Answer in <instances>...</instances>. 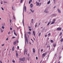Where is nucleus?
Segmentation results:
<instances>
[{"mask_svg": "<svg viewBox=\"0 0 63 63\" xmlns=\"http://www.w3.org/2000/svg\"><path fill=\"white\" fill-rule=\"evenodd\" d=\"M47 54V52H45V53H44L42 54V57L44 58L46 55Z\"/></svg>", "mask_w": 63, "mask_h": 63, "instance_id": "obj_1", "label": "nucleus"}, {"mask_svg": "<svg viewBox=\"0 0 63 63\" xmlns=\"http://www.w3.org/2000/svg\"><path fill=\"white\" fill-rule=\"evenodd\" d=\"M21 61H24L25 59V58H20L19 59Z\"/></svg>", "mask_w": 63, "mask_h": 63, "instance_id": "obj_2", "label": "nucleus"}, {"mask_svg": "<svg viewBox=\"0 0 63 63\" xmlns=\"http://www.w3.org/2000/svg\"><path fill=\"white\" fill-rule=\"evenodd\" d=\"M26 33H27V35H28V37H29V35H30V34H31V32H27Z\"/></svg>", "mask_w": 63, "mask_h": 63, "instance_id": "obj_3", "label": "nucleus"}, {"mask_svg": "<svg viewBox=\"0 0 63 63\" xmlns=\"http://www.w3.org/2000/svg\"><path fill=\"white\" fill-rule=\"evenodd\" d=\"M16 57H17V56H18V54L17 53L18 52H17V50H16Z\"/></svg>", "mask_w": 63, "mask_h": 63, "instance_id": "obj_4", "label": "nucleus"}, {"mask_svg": "<svg viewBox=\"0 0 63 63\" xmlns=\"http://www.w3.org/2000/svg\"><path fill=\"white\" fill-rule=\"evenodd\" d=\"M57 30H58L59 31H60L61 30V28H58L57 29Z\"/></svg>", "mask_w": 63, "mask_h": 63, "instance_id": "obj_5", "label": "nucleus"}, {"mask_svg": "<svg viewBox=\"0 0 63 63\" xmlns=\"http://www.w3.org/2000/svg\"><path fill=\"white\" fill-rule=\"evenodd\" d=\"M25 52L26 53V54H27V49H25L24 52V55H25Z\"/></svg>", "mask_w": 63, "mask_h": 63, "instance_id": "obj_6", "label": "nucleus"}, {"mask_svg": "<svg viewBox=\"0 0 63 63\" xmlns=\"http://www.w3.org/2000/svg\"><path fill=\"white\" fill-rule=\"evenodd\" d=\"M36 5L37 6H38L39 5V2H37V1L36 2Z\"/></svg>", "mask_w": 63, "mask_h": 63, "instance_id": "obj_7", "label": "nucleus"}, {"mask_svg": "<svg viewBox=\"0 0 63 63\" xmlns=\"http://www.w3.org/2000/svg\"><path fill=\"white\" fill-rule=\"evenodd\" d=\"M16 41H15L14 42L13 45H16Z\"/></svg>", "mask_w": 63, "mask_h": 63, "instance_id": "obj_8", "label": "nucleus"}, {"mask_svg": "<svg viewBox=\"0 0 63 63\" xmlns=\"http://www.w3.org/2000/svg\"><path fill=\"white\" fill-rule=\"evenodd\" d=\"M32 51L33 52H35V48H33L32 49Z\"/></svg>", "mask_w": 63, "mask_h": 63, "instance_id": "obj_9", "label": "nucleus"}, {"mask_svg": "<svg viewBox=\"0 0 63 63\" xmlns=\"http://www.w3.org/2000/svg\"><path fill=\"white\" fill-rule=\"evenodd\" d=\"M58 11L59 13H61V11H60V10L58 9Z\"/></svg>", "mask_w": 63, "mask_h": 63, "instance_id": "obj_10", "label": "nucleus"}, {"mask_svg": "<svg viewBox=\"0 0 63 63\" xmlns=\"http://www.w3.org/2000/svg\"><path fill=\"white\" fill-rule=\"evenodd\" d=\"M51 23V21H50L47 24V25L48 26V25H49V24H50V23Z\"/></svg>", "mask_w": 63, "mask_h": 63, "instance_id": "obj_11", "label": "nucleus"}, {"mask_svg": "<svg viewBox=\"0 0 63 63\" xmlns=\"http://www.w3.org/2000/svg\"><path fill=\"white\" fill-rule=\"evenodd\" d=\"M14 34L16 36H17V34L16 33V32H14Z\"/></svg>", "mask_w": 63, "mask_h": 63, "instance_id": "obj_12", "label": "nucleus"}, {"mask_svg": "<svg viewBox=\"0 0 63 63\" xmlns=\"http://www.w3.org/2000/svg\"><path fill=\"white\" fill-rule=\"evenodd\" d=\"M33 35H34V36H35V32L34 31H33Z\"/></svg>", "mask_w": 63, "mask_h": 63, "instance_id": "obj_13", "label": "nucleus"}, {"mask_svg": "<svg viewBox=\"0 0 63 63\" xmlns=\"http://www.w3.org/2000/svg\"><path fill=\"white\" fill-rule=\"evenodd\" d=\"M60 41V42H63V38H62V39H61Z\"/></svg>", "mask_w": 63, "mask_h": 63, "instance_id": "obj_14", "label": "nucleus"}, {"mask_svg": "<svg viewBox=\"0 0 63 63\" xmlns=\"http://www.w3.org/2000/svg\"><path fill=\"white\" fill-rule=\"evenodd\" d=\"M30 6L31 8H32V7H33V4H30Z\"/></svg>", "mask_w": 63, "mask_h": 63, "instance_id": "obj_15", "label": "nucleus"}, {"mask_svg": "<svg viewBox=\"0 0 63 63\" xmlns=\"http://www.w3.org/2000/svg\"><path fill=\"white\" fill-rule=\"evenodd\" d=\"M12 9L14 11H15V8L13 7H12Z\"/></svg>", "mask_w": 63, "mask_h": 63, "instance_id": "obj_16", "label": "nucleus"}, {"mask_svg": "<svg viewBox=\"0 0 63 63\" xmlns=\"http://www.w3.org/2000/svg\"><path fill=\"white\" fill-rule=\"evenodd\" d=\"M37 25H38V24L37 23L35 24V27H37Z\"/></svg>", "mask_w": 63, "mask_h": 63, "instance_id": "obj_17", "label": "nucleus"}, {"mask_svg": "<svg viewBox=\"0 0 63 63\" xmlns=\"http://www.w3.org/2000/svg\"><path fill=\"white\" fill-rule=\"evenodd\" d=\"M54 22H55V21H53V22H52L51 23V24H53V23H54Z\"/></svg>", "mask_w": 63, "mask_h": 63, "instance_id": "obj_18", "label": "nucleus"}, {"mask_svg": "<svg viewBox=\"0 0 63 63\" xmlns=\"http://www.w3.org/2000/svg\"><path fill=\"white\" fill-rule=\"evenodd\" d=\"M33 20H34L33 19H32L31 23H33Z\"/></svg>", "mask_w": 63, "mask_h": 63, "instance_id": "obj_19", "label": "nucleus"}, {"mask_svg": "<svg viewBox=\"0 0 63 63\" xmlns=\"http://www.w3.org/2000/svg\"><path fill=\"white\" fill-rule=\"evenodd\" d=\"M14 47H15L14 46H13L12 48V51H14Z\"/></svg>", "mask_w": 63, "mask_h": 63, "instance_id": "obj_20", "label": "nucleus"}, {"mask_svg": "<svg viewBox=\"0 0 63 63\" xmlns=\"http://www.w3.org/2000/svg\"><path fill=\"white\" fill-rule=\"evenodd\" d=\"M30 10L31 11V12H32V13L34 12V10L32 11V10L31 9H30Z\"/></svg>", "mask_w": 63, "mask_h": 63, "instance_id": "obj_21", "label": "nucleus"}, {"mask_svg": "<svg viewBox=\"0 0 63 63\" xmlns=\"http://www.w3.org/2000/svg\"><path fill=\"white\" fill-rule=\"evenodd\" d=\"M51 43H53L54 42V41L52 40H51Z\"/></svg>", "mask_w": 63, "mask_h": 63, "instance_id": "obj_22", "label": "nucleus"}, {"mask_svg": "<svg viewBox=\"0 0 63 63\" xmlns=\"http://www.w3.org/2000/svg\"><path fill=\"white\" fill-rule=\"evenodd\" d=\"M50 1H49L47 3V4H49V3H50Z\"/></svg>", "mask_w": 63, "mask_h": 63, "instance_id": "obj_23", "label": "nucleus"}, {"mask_svg": "<svg viewBox=\"0 0 63 63\" xmlns=\"http://www.w3.org/2000/svg\"><path fill=\"white\" fill-rule=\"evenodd\" d=\"M45 12L46 13H47V12L46 11V10L45 11Z\"/></svg>", "mask_w": 63, "mask_h": 63, "instance_id": "obj_24", "label": "nucleus"}, {"mask_svg": "<svg viewBox=\"0 0 63 63\" xmlns=\"http://www.w3.org/2000/svg\"><path fill=\"white\" fill-rule=\"evenodd\" d=\"M1 32L2 33L3 32V30H2V29L1 30Z\"/></svg>", "mask_w": 63, "mask_h": 63, "instance_id": "obj_25", "label": "nucleus"}, {"mask_svg": "<svg viewBox=\"0 0 63 63\" xmlns=\"http://www.w3.org/2000/svg\"><path fill=\"white\" fill-rule=\"evenodd\" d=\"M54 47H56V44H54L53 45Z\"/></svg>", "mask_w": 63, "mask_h": 63, "instance_id": "obj_26", "label": "nucleus"}, {"mask_svg": "<svg viewBox=\"0 0 63 63\" xmlns=\"http://www.w3.org/2000/svg\"><path fill=\"white\" fill-rule=\"evenodd\" d=\"M12 62H13V63H15V61L14 60H12Z\"/></svg>", "mask_w": 63, "mask_h": 63, "instance_id": "obj_27", "label": "nucleus"}, {"mask_svg": "<svg viewBox=\"0 0 63 63\" xmlns=\"http://www.w3.org/2000/svg\"><path fill=\"white\" fill-rule=\"evenodd\" d=\"M62 34V32L60 33V34L59 35V36H61Z\"/></svg>", "mask_w": 63, "mask_h": 63, "instance_id": "obj_28", "label": "nucleus"}, {"mask_svg": "<svg viewBox=\"0 0 63 63\" xmlns=\"http://www.w3.org/2000/svg\"><path fill=\"white\" fill-rule=\"evenodd\" d=\"M41 33H39V36H41Z\"/></svg>", "mask_w": 63, "mask_h": 63, "instance_id": "obj_29", "label": "nucleus"}, {"mask_svg": "<svg viewBox=\"0 0 63 63\" xmlns=\"http://www.w3.org/2000/svg\"><path fill=\"white\" fill-rule=\"evenodd\" d=\"M22 1H23V0H21L20 3H22Z\"/></svg>", "mask_w": 63, "mask_h": 63, "instance_id": "obj_30", "label": "nucleus"}, {"mask_svg": "<svg viewBox=\"0 0 63 63\" xmlns=\"http://www.w3.org/2000/svg\"><path fill=\"white\" fill-rule=\"evenodd\" d=\"M2 29H4V27L2 26Z\"/></svg>", "mask_w": 63, "mask_h": 63, "instance_id": "obj_31", "label": "nucleus"}, {"mask_svg": "<svg viewBox=\"0 0 63 63\" xmlns=\"http://www.w3.org/2000/svg\"><path fill=\"white\" fill-rule=\"evenodd\" d=\"M24 9L25 10L26 9V7H25L24 8Z\"/></svg>", "mask_w": 63, "mask_h": 63, "instance_id": "obj_32", "label": "nucleus"}, {"mask_svg": "<svg viewBox=\"0 0 63 63\" xmlns=\"http://www.w3.org/2000/svg\"><path fill=\"white\" fill-rule=\"evenodd\" d=\"M19 46H18L17 47V49H19Z\"/></svg>", "mask_w": 63, "mask_h": 63, "instance_id": "obj_33", "label": "nucleus"}, {"mask_svg": "<svg viewBox=\"0 0 63 63\" xmlns=\"http://www.w3.org/2000/svg\"><path fill=\"white\" fill-rule=\"evenodd\" d=\"M13 18H14V19H15L16 18H15V17L14 16H13Z\"/></svg>", "mask_w": 63, "mask_h": 63, "instance_id": "obj_34", "label": "nucleus"}, {"mask_svg": "<svg viewBox=\"0 0 63 63\" xmlns=\"http://www.w3.org/2000/svg\"><path fill=\"white\" fill-rule=\"evenodd\" d=\"M22 23H23V24H24V22H23V20Z\"/></svg>", "mask_w": 63, "mask_h": 63, "instance_id": "obj_35", "label": "nucleus"}, {"mask_svg": "<svg viewBox=\"0 0 63 63\" xmlns=\"http://www.w3.org/2000/svg\"><path fill=\"white\" fill-rule=\"evenodd\" d=\"M48 35L49 36H50V33H49Z\"/></svg>", "mask_w": 63, "mask_h": 63, "instance_id": "obj_36", "label": "nucleus"}, {"mask_svg": "<svg viewBox=\"0 0 63 63\" xmlns=\"http://www.w3.org/2000/svg\"><path fill=\"white\" fill-rule=\"evenodd\" d=\"M29 31H31V30H32V29H29Z\"/></svg>", "mask_w": 63, "mask_h": 63, "instance_id": "obj_37", "label": "nucleus"}, {"mask_svg": "<svg viewBox=\"0 0 63 63\" xmlns=\"http://www.w3.org/2000/svg\"><path fill=\"white\" fill-rule=\"evenodd\" d=\"M25 38H26V35H25Z\"/></svg>", "mask_w": 63, "mask_h": 63, "instance_id": "obj_38", "label": "nucleus"}, {"mask_svg": "<svg viewBox=\"0 0 63 63\" xmlns=\"http://www.w3.org/2000/svg\"><path fill=\"white\" fill-rule=\"evenodd\" d=\"M13 32H16V30H14Z\"/></svg>", "mask_w": 63, "mask_h": 63, "instance_id": "obj_39", "label": "nucleus"}, {"mask_svg": "<svg viewBox=\"0 0 63 63\" xmlns=\"http://www.w3.org/2000/svg\"><path fill=\"white\" fill-rule=\"evenodd\" d=\"M10 23H11V19H10Z\"/></svg>", "mask_w": 63, "mask_h": 63, "instance_id": "obj_40", "label": "nucleus"}, {"mask_svg": "<svg viewBox=\"0 0 63 63\" xmlns=\"http://www.w3.org/2000/svg\"><path fill=\"white\" fill-rule=\"evenodd\" d=\"M36 60H37V59H38V57H36Z\"/></svg>", "mask_w": 63, "mask_h": 63, "instance_id": "obj_41", "label": "nucleus"}, {"mask_svg": "<svg viewBox=\"0 0 63 63\" xmlns=\"http://www.w3.org/2000/svg\"><path fill=\"white\" fill-rule=\"evenodd\" d=\"M30 3H31V1H30H30H29V4H30Z\"/></svg>", "mask_w": 63, "mask_h": 63, "instance_id": "obj_42", "label": "nucleus"}, {"mask_svg": "<svg viewBox=\"0 0 63 63\" xmlns=\"http://www.w3.org/2000/svg\"><path fill=\"white\" fill-rule=\"evenodd\" d=\"M10 30H12V28H10Z\"/></svg>", "mask_w": 63, "mask_h": 63, "instance_id": "obj_43", "label": "nucleus"}, {"mask_svg": "<svg viewBox=\"0 0 63 63\" xmlns=\"http://www.w3.org/2000/svg\"><path fill=\"white\" fill-rule=\"evenodd\" d=\"M41 51H43V49H41Z\"/></svg>", "mask_w": 63, "mask_h": 63, "instance_id": "obj_44", "label": "nucleus"}, {"mask_svg": "<svg viewBox=\"0 0 63 63\" xmlns=\"http://www.w3.org/2000/svg\"><path fill=\"white\" fill-rule=\"evenodd\" d=\"M1 9L2 10H4V9H3V8L2 7H1Z\"/></svg>", "mask_w": 63, "mask_h": 63, "instance_id": "obj_45", "label": "nucleus"}, {"mask_svg": "<svg viewBox=\"0 0 63 63\" xmlns=\"http://www.w3.org/2000/svg\"><path fill=\"white\" fill-rule=\"evenodd\" d=\"M28 28H31V27H30V26H29Z\"/></svg>", "mask_w": 63, "mask_h": 63, "instance_id": "obj_46", "label": "nucleus"}, {"mask_svg": "<svg viewBox=\"0 0 63 63\" xmlns=\"http://www.w3.org/2000/svg\"><path fill=\"white\" fill-rule=\"evenodd\" d=\"M12 38H13V39H14V38H15V37H12Z\"/></svg>", "mask_w": 63, "mask_h": 63, "instance_id": "obj_47", "label": "nucleus"}, {"mask_svg": "<svg viewBox=\"0 0 63 63\" xmlns=\"http://www.w3.org/2000/svg\"><path fill=\"white\" fill-rule=\"evenodd\" d=\"M62 57H59V59H61V58H62Z\"/></svg>", "mask_w": 63, "mask_h": 63, "instance_id": "obj_48", "label": "nucleus"}, {"mask_svg": "<svg viewBox=\"0 0 63 63\" xmlns=\"http://www.w3.org/2000/svg\"><path fill=\"white\" fill-rule=\"evenodd\" d=\"M2 46H4V44H2L1 45Z\"/></svg>", "mask_w": 63, "mask_h": 63, "instance_id": "obj_49", "label": "nucleus"}, {"mask_svg": "<svg viewBox=\"0 0 63 63\" xmlns=\"http://www.w3.org/2000/svg\"><path fill=\"white\" fill-rule=\"evenodd\" d=\"M8 40V38H7L6 39V40H7H7Z\"/></svg>", "mask_w": 63, "mask_h": 63, "instance_id": "obj_50", "label": "nucleus"}, {"mask_svg": "<svg viewBox=\"0 0 63 63\" xmlns=\"http://www.w3.org/2000/svg\"><path fill=\"white\" fill-rule=\"evenodd\" d=\"M0 63H3L1 61H0Z\"/></svg>", "mask_w": 63, "mask_h": 63, "instance_id": "obj_51", "label": "nucleus"}, {"mask_svg": "<svg viewBox=\"0 0 63 63\" xmlns=\"http://www.w3.org/2000/svg\"><path fill=\"white\" fill-rule=\"evenodd\" d=\"M4 3H7V2L6 1H5L4 2Z\"/></svg>", "mask_w": 63, "mask_h": 63, "instance_id": "obj_52", "label": "nucleus"}, {"mask_svg": "<svg viewBox=\"0 0 63 63\" xmlns=\"http://www.w3.org/2000/svg\"><path fill=\"white\" fill-rule=\"evenodd\" d=\"M56 20L55 19H54L53 20V21H55Z\"/></svg>", "mask_w": 63, "mask_h": 63, "instance_id": "obj_53", "label": "nucleus"}, {"mask_svg": "<svg viewBox=\"0 0 63 63\" xmlns=\"http://www.w3.org/2000/svg\"><path fill=\"white\" fill-rule=\"evenodd\" d=\"M28 56H29V54H28Z\"/></svg>", "mask_w": 63, "mask_h": 63, "instance_id": "obj_54", "label": "nucleus"}, {"mask_svg": "<svg viewBox=\"0 0 63 63\" xmlns=\"http://www.w3.org/2000/svg\"><path fill=\"white\" fill-rule=\"evenodd\" d=\"M26 40H27V37H26Z\"/></svg>", "mask_w": 63, "mask_h": 63, "instance_id": "obj_55", "label": "nucleus"}, {"mask_svg": "<svg viewBox=\"0 0 63 63\" xmlns=\"http://www.w3.org/2000/svg\"><path fill=\"white\" fill-rule=\"evenodd\" d=\"M45 37H47V35H45Z\"/></svg>", "mask_w": 63, "mask_h": 63, "instance_id": "obj_56", "label": "nucleus"}, {"mask_svg": "<svg viewBox=\"0 0 63 63\" xmlns=\"http://www.w3.org/2000/svg\"><path fill=\"white\" fill-rule=\"evenodd\" d=\"M41 5V3H40L39 6H40V5Z\"/></svg>", "mask_w": 63, "mask_h": 63, "instance_id": "obj_57", "label": "nucleus"}, {"mask_svg": "<svg viewBox=\"0 0 63 63\" xmlns=\"http://www.w3.org/2000/svg\"><path fill=\"white\" fill-rule=\"evenodd\" d=\"M40 23H39V24L38 25H40Z\"/></svg>", "mask_w": 63, "mask_h": 63, "instance_id": "obj_58", "label": "nucleus"}, {"mask_svg": "<svg viewBox=\"0 0 63 63\" xmlns=\"http://www.w3.org/2000/svg\"><path fill=\"white\" fill-rule=\"evenodd\" d=\"M30 45H31V42H30Z\"/></svg>", "mask_w": 63, "mask_h": 63, "instance_id": "obj_59", "label": "nucleus"}, {"mask_svg": "<svg viewBox=\"0 0 63 63\" xmlns=\"http://www.w3.org/2000/svg\"><path fill=\"white\" fill-rule=\"evenodd\" d=\"M1 4H3V2H2L1 3Z\"/></svg>", "mask_w": 63, "mask_h": 63, "instance_id": "obj_60", "label": "nucleus"}, {"mask_svg": "<svg viewBox=\"0 0 63 63\" xmlns=\"http://www.w3.org/2000/svg\"><path fill=\"white\" fill-rule=\"evenodd\" d=\"M25 12H26V9H25Z\"/></svg>", "mask_w": 63, "mask_h": 63, "instance_id": "obj_61", "label": "nucleus"}, {"mask_svg": "<svg viewBox=\"0 0 63 63\" xmlns=\"http://www.w3.org/2000/svg\"><path fill=\"white\" fill-rule=\"evenodd\" d=\"M10 32H8V34H10Z\"/></svg>", "mask_w": 63, "mask_h": 63, "instance_id": "obj_62", "label": "nucleus"}, {"mask_svg": "<svg viewBox=\"0 0 63 63\" xmlns=\"http://www.w3.org/2000/svg\"><path fill=\"white\" fill-rule=\"evenodd\" d=\"M39 2H40V0H39Z\"/></svg>", "mask_w": 63, "mask_h": 63, "instance_id": "obj_63", "label": "nucleus"}, {"mask_svg": "<svg viewBox=\"0 0 63 63\" xmlns=\"http://www.w3.org/2000/svg\"><path fill=\"white\" fill-rule=\"evenodd\" d=\"M60 38H62V36H61L60 37Z\"/></svg>", "mask_w": 63, "mask_h": 63, "instance_id": "obj_64", "label": "nucleus"}]
</instances>
